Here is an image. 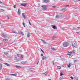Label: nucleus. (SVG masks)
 Returning <instances> with one entry per match:
<instances>
[{
	"label": "nucleus",
	"instance_id": "1",
	"mask_svg": "<svg viewBox=\"0 0 80 80\" xmlns=\"http://www.w3.org/2000/svg\"><path fill=\"white\" fill-rule=\"evenodd\" d=\"M69 45V43L67 42H65L63 44V46L64 47H67Z\"/></svg>",
	"mask_w": 80,
	"mask_h": 80
},
{
	"label": "nucleus",
	"instance_id": "15",
	"mask_svg": "<svg viewBox=\"0 0 80 80\" xmlns=\"http://www.w3.org/2000/svg\"><path fill=\"white\" fill-rule=\"evenodd\" d=\"M16 67L17 68H21L22 67V66H17V65H16Z\"/></svg>",
	"mask_w": 80,
	"mask_h": 80
},
{
	"label": "nucleus",
	"instance_id": "44",
	"mask_svg": "<svg viewBox=\"0 0 80 80\" xmlns=\"http://www.w3.org/2000/svg\"><path fill=\"white\" fill-rule=\"evenodd\" d=\"M71 78H72V79H73V78L72 77H70Z\"/></svg>",
	"mask_w": 80,
	"mask_h": 80
},
{
	"label": "nucleus",
	"instance_id": "64",
	"mask_svg": "<svg viewBox=\"0 0 80 80\" xmlns=\"http://www.w3.org/2000/svg\"><path fill=\"white\" fill-rule=\"evenodd\" d=\"M79 1H80V0H78Z\"/></svg>",
	"mask_w": 80,
	"mask_h": 80
},
{
	"label": "nucleus",
	"instance_id": "55",
	"mask_svg": "<svg viewBox=\"0 0 80 80\" xmlns=\"http://www.w3.org/2000/svg\"><path fill=\"white\" fill-rule=\"evenodd\" d=\"M3 7V8H6L7 7L3 6V7Z\"/></svg>",
	"mask_w": 80,
	"mask_h": 80
},
{
	"label": "nucleus",
	"instance_id": "31",
	"mask_svg": "<svg viewBox=\"0 0 80 80\" xmlns=\"http://www.w3.org/2000/svg\"><path fill=\"white\" fill-rule=\"evenodd\" d=\"M22 24L23 25V26H24V27H25V23L23 22V23H22Z\"/></svg>",
	"mask_w": 80,
	"mask_h": 80
},
{
	"label": "nucleus",
	"instance_id": "52",
	"mask_svg": "<svg viewBox=\"0 0 80 80\" xmlns=\"http://www.w3.org/2000/svg\"><path fill=\"white\" fill-rule=\"evenodd\" d=\"M0 60H1V61H2V58H0Z\"/></svg>",
	"mask_w": 80,
	"mask_h": 80
},
{
	"label": "nucleus",
	"instance_id": "8",
	"mask_svg": "<svg viewBox=\"0 0 80 80\" xmlns=\"http://www.w3.org/2000/svg\"><path fill=\"white\" fill-rule=\"evenodd\" d=\"M2 64L1 63H0V70H2Z\"/></svg>",
	"mask_w": 80,
	"mask_h": 80
},
{
	"label": "nucleus",
	"instance_id": "43",
	"mask_svg": "<svg viewBox=\"0 0 80 80\" xmlns=\"http://www.w3.org/2000/svg\"><path fill=\"white\" fill-rule=\"evenodd\" d=\"M68 67H69V68H70V65H68Z\"/></svg>",
	"mask_w": 80,
	"mask_h": 80
},
{
	"label": "nucleus",
	"instance_id": "33",
	"mask_svg": "<svg viewBox=\"0 0 80 80\" xmlns=\"http://www.w3.org/2000/svg\"><path fill=\"white\" fill-rule=\"evenodd\" d=\"M63 73H62V72H61V73H60V76H61V77H62V75H63Z\"/></svg>",
	"mask_w": 80,
	"mask_h": 80
},
{
	"label": "nucleus",
	"instance_id": "9",
	"mask_svg": "<svg viewBox=\"0 0 80 80\" xmlns=\"http://www.w3.org/2000/svg\"><path fill=\"white\" fill-rule=\"evenodd\" d=\"M67 11V9H66V8H62V11L63 12H65V11Z\"/></svg>",
	"mask_w": 80,
	"mask_h": 80
},
{
	"label": "nucleus",
	"instance_id": "11",
	"mask_svg": "<svg viewBox=\"0 0 80 80\" xmlns=\"http://www.w3.org/2000/svg\"><path fill=\"white\" fill-rule=\"evenodd\" d=\"M2 36L3 37H4L5 38H6V37H7V36L4 35V34H2Z\"/></svg>",
	"mask_w": 80,
	"mask_h": 80
},
{
	"label": "nucleus",
	"instance_id": "39",
	"mask_svg": "<svg viewBox=\"0 0 80 80\" xmlns=\"http://www.w3.org/2000/svg\"><path fill=\"white\" fill-rule=\"evenodd\" d=\"M26 63L27 62H22V63Z\"/></svg>",
	"mask_w": 80,
	"mask_h": 80
},
{
	"label": "nucleus",
	"instance_id": "45",
	"mask_svg": "<svg viewBox=\"0 0 80 80\" xmlns=\"http://www.w3.org/2000/svg\"><path fill=\"white\" fill-rule=\"evenodd\" d=\"M73 16H76V15H75V14H73Z\"/></svg>",
	"mask_w": 80,
	"mask_h": 80
},
{
	"label": "nucleus",
	"instance_id": "26",
	"mask_svg": "<svg viewBox=\"0 0 80 80\" xmlns=\"http://www.w3.org/2000/svg\"><path fill=\"white\" fill-rule=\"evenodd\" d=\"M56 38V37H55V36H53L52 38V39H54V38Z\"/></svg>",
	"mask_w": 80,
	"mask_h": 80
},
{
	"label": "nucleus",
	"instance_id": "42",
	"mask_svg": "<svg viewBox=\"0 0 80 80\" xmlns=\"http://www.w3.org/2000/svg\"><path fill=\"white\" fill-rule=\"evenodd\" d=\"M12 75H15V76H16V75H17V74H12Z\"/></svg>",
	"mask_w": 80,
	"mask_h": 80
},
{
	"label": "nucleus",
	"instance_id": "18",
	"mask_svg": "<svg viewBox=\"0 0 80 80\" xmlns=\"http://www.w3.org/2000/svg\"><path fill=\"white\" fill-rule=\"evenodd\" d=\"M41 40H42V42H44V43H47V42H45V40H44L42 39H41Z\"/></svg>",
	"mask_w": 80,
	"mask_h": 80
},
{
	"label": "nucleus",
	"instance_id": "48",
	"mask_svg": "<svg viewBox=\"0 0 80 80\" xmlns=\"http://www.w3.org/2000/svg\"><path fill=\"white\" fill-rule=\"evenodd\" d=\"M6 80H10V79L7 78V79H6Z\"/></svg>",
	"mask_w": 80,
	"mask_h": 80
},
{
	"label": "nucleus",
	"instance_id": "22",
	"mask_svg": "<svg viewBox=\"0 0 80 80\" xmlns=\"http://www.w3.org/2000/svg\"><path fill=\"white\" fill-rule=\"evenodd\" d=\"M57 68L58 69H61V67L60 66H58Z\"/></svg>",
	"mask_w": 80,
	"mask_h": 80
},
{
	"label": "nucleus",
	"instance_id": "58",
	"mask_svg": "<svg viewBox=\"0 0 80 80\" xmlns=\"http://www.w3.org/2000/svg\"><path fill=\"white\" fill-rule=\"evenodd\" d=\"M78 29L80 28V27H78Z\"/></svg>",
	"mask_w": 80,
	"mask_h": 80
},
{
	"label": "nucleus",
	"instance_id": "3",
	"mask_svg": "<svg viewBox=\"0 0 80 80\" xmlns=\"http://www.w3.org/2000/svg\"><path fill=\"white\" fill-rule=\"evenodd\" d=\"M21 14L20 12V9L19 8L18 9V15H20V14Z\"/></svg>",
	"mask_w": 80,
	"mask_h": 80
},
{
	"label": "nucleus",
	"instance_id": "24",
	"mask_svg": "<svg viewBox=\"0 0 80 80\" xmlns=\"http://www.w3.org/2000/svg\"><path fill=\"white\" fill-rule=\"evenodd\" d=\"M4 55H7V54H8V52H4Z\"/></svg>",
	"mask_w": 80,
	"mask_h": 80
},
{
	"label": "nucleus",
	"instance_id": "4",
	"mask_svg": "<svg viewBox=\"0 0 80 80\" xmlns=\"http://www.w3.org/2000/svg\"><path fill=\"white\" fill-rule=\"evenodd\" d=\"M52 27L54 29H55V30H57V27L55 26H54L53 25H52Z\"/></svg>",
	"mask_w": 80,
	"mask_h": 80
},
{
	"label": "nucleus",
	"instance_id": "46",
	"mask_svg": "<svg viewBox=\"0 0 80 80\" xmlns=\"http://www.w3.org/2000/svg\"><path fill=\"white\" fill-rule=\"evenodd\" d=\"M3 45V44L2 43H1L0 44V45L1 46L2 45Z\"/></svg>",
	"mask_w": 80,
	"mask_h": 80
},
{
	"label": "nucleus",
	"instance_id": "14",
	"mask_svg": "<svg viewBox=\"0 0 80 80\" xmlns=\"http://www.w3.org/2000/svg\"><path fill=\"white\" fill-rule=\"evenodd\" d=\"M52 49L53 51H55V50H57V49H56L55 48H52Z\"/></svg>",
	"mask_w": 80,
	"mask_h": 80
},
{
	"label": "nucleus",
	"instance_id": "25",
	"mask_svg": "<svg viewBox=\"0 0 80 80\" xmlns=\"http://www.w3.org/2000/svg\"><path fill=\"white\" fill-rule=\"evenodd\" d=\"M7 56L8 57H10V55L9 54H8L7 55Z\"/></svg>",
	"mask_w": 80,
	"mask_h": 80
},
{
	"label": "nucleus",
	"instance_id": "35",
	"mask_svg": "<svg viewBox=\"0 0 80 80\" xmlns=\"http://www.w3.org/2000/svg\"><path fill=\"white\" fill-rule=\"evenodd\" d=\"M52 62L53 63V65H55V62H54V61H52Z\"/></svg>",
	"mask_w": 80,
	"mask_h": 80
},
{
	"label": "nucleus",
	"instance_id": "2",
	"mask_svg": "<svg viewBox=\"0 0 80 80\" xmlns=\"http://www.w3.org/2000/svg\"><path fill=\"white\" fill-rule=\"evenodd\" d=\"M42 9L43 10H46L47 9V6L46 5L42 6Z\"/></svg>",
	"mask_w": 80,
	"mask_h": 80
},
{
	"label": "nucleus",
	"instance_id": "62",
	"mask_svg": "<svg viewBox=\"0 0 80 80\" xmlns=\"http://www.w3.org/2000/svg\"><path fill=\"white\" fill-rule=\"evenodd\" d=\"M1 24V22H0V25Z\"/></svg>",
	"mask_w": 80,
	"mask_h": 80
},
{
	"label": "nucleus",
	"instance_id": "61",
	"mask_svg": "<svg viewBox=\"0 0 80 80\" xmlns=\"http://www.w3.org/2000/svg\"><path fill=\"white\" fill-rule=\"evenodd\" d=\"M38 62H39L38 61V63H37V65H38Z\"/></svg>",
	"mask_w": 80,
	"mask_h": 80
},
{
	"label": "nucleus",
	"instance_id": "23",
	"mask_svg": "<svg viewBox=\"0 0 80 80\" xmlns=\"http://www.w3.org/2000/svg\"><path fill=\"white\" fill-rule=\"evenodd\" d=\"M15 58L16 60H17V61H20V60L17 59V57H15Z\"/></svg>",
	"mask_w": 80,
	"mask_h": 80
},
{
	"label": "nucleus",
	"instance_id": "19",
	"mask_svg": "<svg viewBox=\"0 0 80 80\" xmlns=\"http://www.w3.org/2000/svg\"><path fill=\"white\" fill-rule=\"evenodd\" d=\"M56 17L57 18H60V16H59L58 15H57L56 16Z\"/></svg>",
	"mask_w": 80,
	"mask_h": 80
},
{
	"label": "nucleus",
	"instance_id": "13",
	"mask_svg": "<svg viewBox=\"0 0 80 80\" xmlns=\"http://www.w3.org/2000/svg\"><path fill=\"white\" fill-rule=\"evenodd\" d=\"M4 64H5V65H7V66H8V67H10V65H9V64L7 63H4Z\"/></svg>",
	"mask_w": 80,
	"mask_h": 80
},
{
	"label": "nucleus",
	"instance_id": "36",
	"mask_svg": "<svg viewBox=\"0 0 80 80\" xmlns=\"http://www.w3.org/2000/svg\"><path fill=\"white\" fill-rule=\"evenodd\" d=\"M13 7L14 8H16V5H15L13 6Z\"/></svg>",
	"mask_w": 80,
	"mask_h": 80
},
{
	"label": "nucleus",
	"instance_id": "20",
	"mask_svg": "<svg viewBox=\"0 0 80 80\" xmlns=\"http://www.w3.org/2000/svg\"><path fill=\"white\" fill-rule=\"evenodd\" d=\"M30 36V33L28 32L27 35V37H29Z\"/></svg>",
	"mask_w": 80,
	"mask_h": 80
},
{
	"label": "nucleus",
	"instance_id": "30",
	"mask_svg": "<svg viewBox=\"0 0 80 80\" xmlns=\"http://www.w3.org/2000/svg\"><path fill=\"white\" fill-rule=\"evenodd\" d=\"M72 1H73V2H78L77 0H72Z\"/></svg>",
	"mask_w": 80,
	"mask_h": 80
},
{
	"label": "nucleus",
	"instance_id": "63",
	"mask_svg": "<svg viewBox=\"0 0 80 80\" xmlns=\"http://www.w3.org/2000/svg\"><path fill=\"white\" fill-rule=\"evenodd\" d=\"M48 80H51V79H49Z\"/></svg>",
	"mask_w": 80,
	"mask_h": 80
},
{
	"label": "nucleus",
	"instance_id": "12",
	"mask_svg": "<svg viewBox=\"0 0 80 80\" xmlns=\"http://www.w3.org/2000/svg\"><path fill=\"white\" fill-rule=\"evenodd\" d=\"M3 41H5V42H8V40H7V39H6L5 40V39H3Z\"/></svg>",
	"mask_w": 80,
	"mask_h": 80
},
{
	"label": "nucleus",
	"instance_id": "7",
	"mask_svg": "<svg viewBox=\"0 0 80 80\" xmlns=\"http://www.w3.org/2000/svg\"><path fill=\"white\" fill-rule=\"evenodd\" d=\"M27 3H25V4H21V6H24V7H27Z\"/></svg>",
	"mask_w": 80,
	"mask_h": 80
},
{
	"label": "nucleus",
	"instance_id": "57",
	"mask_svg": "<svg viewBox=\"0 0 80 80\" xmlns=\"http://www.w3.org/2000/svg\"><path fill=\"white\" fill-rule=\"evenodd\" d=\"M62 1H66V0H62Z\"/></svg>",
	"mask_w": 80,
	"mask_h": 80
},
{
	"label": "nucleus",
	"instance_id": "51",
	"mask_svg": "<svg viewBox=\"0 0 80 80\" xmlns=\"http://www.w3.org/2000/svg\"><path fill=\"white\" fill-rule=\"evenodd\" d=\"M41 56H42V57H43V54H41Z\"/></svg>",
	"mask_w": 80,
	"mask_h": 80
},
{
	"label": "nucleus",
	"instance_id": "34",
	"mask_svg": "<svg viewBox=\"0 0 80 80\" xmlns=\"http://www.w3.org/2000/svg\"><path fill=\"white\" fill-rule=\"evenodd\" d=\"M12 32L13 33H17V32L13 31Z\"/></svg>",
	"mask_w": 80,
	"mask_h": 80
},
{
	"label": "nucleus",
	"instance_id": "56",
	"mask_svg": "<svg viewBox=\"0 0 80 80\" xmlns=\"http://www.w3.org/2000/svg\"><path fill=\"white\" fill-rule=\"evenodd\" d=\"M67 6H70V5H66V6H65V7H67Z\"/></svg>",
	"mask_w": 80,
	"mask_h": 80
},
{
	"label": "nucleus",
	"instance_id": "32",
	"mask_svg": "<svg viewBox=\"0 0 80 80\" xmlns=\"http://www.w3.org/2000/svg\"><path fill=\"white\" fill-rule=\"evenodd\" d=\"M7 19H8V20L10 19V18H9V17H8V16H7Z\"/></svg>",
	"mask_w": 80,
	"mask_h": 80
},
{
	"label": "nucleus",
	"instance_id": "47",
	"mask_svg": "<svg viewBox=\"0 0 80 80\" xmlns=\"http://www.w3.org/2000/svg\"><path fill=\"white\" fill-rule=\"evenodd\" d=\"M29 23L30 25H32V24H31V23H30V22H29Z\"/></svg>",
	"mask_w": 80,
	"mask_h": 80
},
{
	"label": "nucleus",
	"instance_id": "59",
	"mask_svg": "<svg viewBox=\"0 0 80 80\" xmlns=\"http://www.w3.org/2000/svg\"><path fill=\"white\" fill-rule=\"evenodd\" d=\"M76 80H78V78H77L76 79Z\"/></svg>",
	"mask_w": 80,
	"mask_h": 80
},
{
	"label": "nucleus",
	"instance_id": "40",
	"mask_svg": "<svg viewBox=\"0 0 80 80\" xmlns=\"http://www.w3.org/2000/svg\"><path fill=\"white\" fill-rule=\"evenodd\" d=\"M72 52H73V53H75V50H74L72 51Z\"/></svg>",
	"mask_w": 80,
	"mask_h": 80
},
{
	"label": "nucleus",
	"instance_id": "21",
	"mask_svg": "<svg viewBox=\"0 0 80 80\" xmlns=\"http://www.w3.org/2000/svg\"><path fill=\"white\" fill-rule=\"evenodd\" d=\"M23 58V55H21V60H22Z\"/></svg>",
	"mask_w": 80,
	"mask_h": 80
},
{
	"label": "nucleus",
	"instance_id": "53",
	"mask_svg": "<svg viewBox=\"0 0 80 80\" xmlns=\"http://www.w3.org/2000/svg\"><path fill=\"white\" fill-rule=\"evenodd\" d=\"M67 55H71V54H67Z\"/></svg>",
	"mask_w": 80,
	"mask_h": 80
},
{
	"label": "nucleus",
	"instance_id": "6",
	"mask_svg": "<svg viewBox=\"0 0 80 80\" xmlns=\"http://www.w3.org/2000/svg\"><path fill=\"white\" fill-rule=\"evenodd\" d=\"M47 59V57L44 56H43L42 57V60H46Z\"/></svg>",
	"mask_w": 80,
	"mask_h": 80
},
{
	"label": "nucleus",
	"instance_id": "49",
	"mask_svg": "<svg viewBox=\"0 0 80 80\" xmlns=\"http://www.w3.org/2000/svg\"><path fill=\"white\" fill-rule=\"evenodd\" d=\"M68 53H72V52H68Z\"/></svg>",
	"mask_w": 80,
	"mask_h": 80
},
{
	"label": "nucleus",
	"instance_id": "5",
	"mask_svg": "<svg viewBox=\"0 0 80 80\" xmlns=\"http://www.w3.org/2000/svg\"><path fill=\"white\" fill-rule=\"evenodd\" d=\"M22 16L24 18V19H26V17H25V13H22Z\"/></svg>",
	"mask_w": 80,
	"mask_h": 80
},
{
	"label": "nucleus",
	"instance_id": "60",
	"mask_svg": "<svg viewBox=\"0 0 80 80\" xmlns=\"http://www.w3.org/2000/svg\"><path fill=\"white\" fill-rule=\"evenodd\" d=\"M77 33H79V32H77Z\"/></svg>",
	"mask_w": 80,
	"mask_h": 80
},
{
	"label": "nucleus",
	"instance_id": "16",
	"mask_svg": "<svg viewBox=\"0 0 80 80\" xmlns=\"http://www.w3.org/2000/svg\"><path fill=\"white\" fill-rule=\"evenodd\" d=\"M44 2H49V0H44Z\"/></svg>",
	"mask_w": 80,
	"mask_h": 80
},
{
	"label": "nucleus",
	"instance_id": "29",
	"mask_svg": "<svg viewBox=\"0 0 80 80\" xmlns=\"http://www.w3.org/2000/svg\"><path fill=\"white\" fill-rule=\"evenodd\" d=\"M41 50L42 52L43 53H45V52H44V51H43L42 49H41Z\"/></svg>",
	"mask_w": 80,
	"mask_h": 80
},
{
	"label": "nucleus",
	"instance_id": "38",
	"mask_svg": "<svg viewBox=\"0 0 80 80\" xmlns=\"http://www.w3.org/2000/svg\"><path fill=\"white\" fill-rule=\"evenodd\" d=\"M52 7H53V8H55L56 6H52Z\"/></svg>",
	"mask_w": 80,
	"mask_h": 80
},
{
	"label": "nucleus",
	"instance_id": "10",
	"mask_svg": "<svg viewBox=\"0 0 80 80\" xmlns=\"http://www.w3.org/2000/svg\"><path fill=\"white\" fill-rule=\"evenodd\" d=\"M19 33L20 34H21L22 35H24V34H23V32H22V31H21Z\"/></svg>",
	"mask_w": 80,
	"mask_h": 80
},
{
	"label": "nucleus",
	"instance_id": "37",
	"mask_svg": "<svg viewBox=\"0 0 80 80\" xmlns=\"http://www.w3.org/2000/svg\"><path fill=\"white\" fill-rule=\"evenodd\" d=\"M20 54H17V57H20Z\"/></svg>",
	"mask_w": 80,
	"mask_h": 80
},
{
	"label": "nucleus",
	"instance_id": "54",
	"mask_svg": "<svg viewBox=\"0 0 80 80\" xmlns=\"http://www.w3.org/2000/svg\"><path fill=\"white\" fill-rule=\"evenodd\" d=\"M62 30H64V29L63 28H62Z\"/></svg>",
	"mask_w": 80,
	"mask_h": 80
},
{
	"label": "nucleus",
	"instance_id": "41",
	"mask_svg": "<svg viewBox=\"0 0 80 80\" xmlns=\"http://www.w3.org/2000/svg\"><path fill=\"white\" fill-rule=\"evenodd\" d=\"M0 10L2 11V12H3L4 11H5V10L3 9H0Z\"/></svg>",
	"mask_w": 80,
	"mask_h": 80
},
{
	"label": "nucleus",
	"instance_id": "17",
	"mask_svg": "<svg viewBox=\"0 0 80 80\" xmlns=\"http://www.w3.org/2000/svg\"><path fill=\"white\" fill-rule=\"evenodd\" d=\"M72 45L73 47H75V43L73 42L72 43Z\"/></svg>",
	"mask_w": 80,
	"mask_h": 80
},
{
	"label": "nucleus",
	"instance_id": "28",
	"mask_svg": "<svg viewBox=\"0 0 80 80\" xmlns=\"http://www.w3.org/2000/svg\"><path fill=\"white\" fill-rule=\"evenodd\" d=\"M69 65H70V66H71L72 65V64L70 62L69 63Z\"/></svg>",
	"mask_w": 80,
	"mask_h": 80
},
{
	"label": "nucleus",
	"instance_id": "50",
	"mask_svg": "<svg viewBox=\"0 0 80 80\" xmlns=\"http://www.w3.org/2000/svg\"><path fill=\"white\" fill-rule=\"evenodd\" d=\"M74 29H77L76 27L73 28Z\"/></svg>",
	"mask_w": 80,
	"mask_h": 80
},
{
	"label": "nucleus",
	"instance_id": "27",
	"mask_svg": "<svg viewBox=\"0 0 80 80\" xmlns=\"http://www.w3.org/2000/svg\"><path fill=\"white\" fill-rule=\"evenodd\" d=\"M47 73H48V72L47 71L43 73V74H44V75H47Z\"/></svg>",
	"mask_w": 80,
	"mask_h": 80
}]
</instances>
